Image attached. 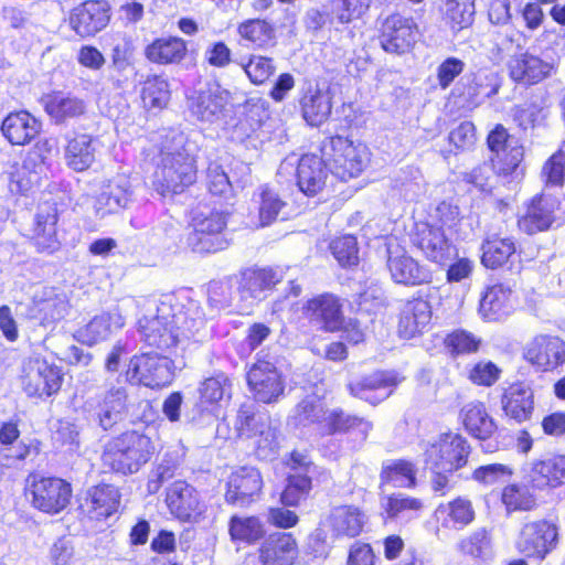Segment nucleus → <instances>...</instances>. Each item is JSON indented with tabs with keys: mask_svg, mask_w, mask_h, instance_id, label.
<instances>
[{
	"mask_svg": "<svg viewBox=\"0 0 565 565\" xmlns=\"http://www.w3.org/2000/svg\"><path fill=\"white\" fill-rule=\"evenodd\" d=\"M138 324L149 347L168 351L194 338L205 326V315L198 301L182 303L174 294H167L161 296L156 313L143 316Z\"/></svg>",
	"mask_w": 565,
	"mask_h": 565,
	"instance_id": "nucleus-1",
	"label": "nucleus"
},
{
	"mask_svg": "<svg viewBox=\"0 0 565 565\" xmlns=\"http://www.w3.org/2000/svg\"><path fill=\"white\" fill-rule=\"evenodd\" d=\"M288 424L295 428H306L316 425L327 435L355 431L361 440L367 438L373 425L371 422L345 414L341 409H328L317 396H307L292 409Z\"/></svg>",
	"mask_w": 565,
	"mask_h": 565,
	"instance_id": "nucleus-2",
	"label": "nucleus"
},
{
	"mask_svg": "<svg viewBox=\"0 0 565 565\" xmlns=\"http://www.w3.org/2000/svg\"><path fill=\"white\" fill-rule=\"evenodd\" d=\"M154 450V444L149 436L129 431L110 443L102 459L111 470L128 475L137 472L146 465Z\"/></svg>",
	"mask_w": 565,
	"mask_h": 565,
	"instance_id": "nucleus-3",
	"label": "nucleus"
},
{
	"mask_svg": "<svg viewBox=\"0 0 565 565\" xmlns=\"http://www.w3.org/2000/svg\"><path fill=\"white\" fill-rule=\"evenodd\" d=\"M196 180V167L192 156L183 147L161 151V161L153 174V186L162 195L182 193Z\"/></svg>",
	"mask_w": 565,
	"mask_h": 565,
	"instance_id": "nucleus-4",
	"label": "nucleus"
},
{
	"mask_svg": "<svg viewBox=\"0 0 565 565\" xmlns=\"http://www.w3.org/2000/svg\"><path fill=\"white\" fill-rule=\"evenodd\" d=\"M194 232L189 243L194 252L216 253L227 248L228 241L223 236L226 216L223 212L209 205L199 204L191 213Z\"/></svg>",
	"mask_w": 565,
	"mask_h": 565,
	"instance_id": "nucleus-5",
	"label": "nucleus"
},
{
	"mask_svg": "<svg viewBox=\"0 0 565 565\" xmlns=\"http://www.w3.org/2000/svg\"><path fill=\"white\" fill-rule=\"evenodd\" d=\"M322 150L331 173L344 182L359 177L369 161L365 146L340 136L332 137Z\"/></svg>",
	"mask_w": 565,
	"mask_h": 565,
	"instance_id": "nucleus-6",
	"label": "nucleus"
},
{
	"mask_svg": "<svg viewBox=\"0 0 565 565\" xmlns=\"http://www.w3.org/2000/svg\"><path fill=\"white\" fill-rule=\"evenodd\" d=\"M470 450L468 440L460 434H441L427 447L425 462L428 469L454 472L467 465Z\"/></svg>",
	"mask_w": 565,
	"mask_h": 565,
	"instance_id": "nucleus-7",
	"label": "nucleus"
},
{
	"mask_svg": "<svg viewBox=\"0 0 565 565\" xmlns=\"http://www.w3.org/2000/svg\"><path fill=\"white\" fill-rule=\"evenodd\" d=\"M367 518L365 513L355 505H338L330 510L321 521L320 529L312 539L324 544L327 536L334 539L355 537L362 532Z\"/></svg>",
	"mask_w": 565,
	"mask_h": 565,
	"instance_id": "nucleus-8",
	"label": "nucleus"
},
{
	"mask_svg": "<svg viewBox=\"0 0 565 565\" xmlns=\"http://www.w3.org/2000/svg\"><path fill=\"white\" fill-rule=\"evenodd\" d=\"M127 377L132 383L151 388L169 385L173 379L172 361L158 353L134 356L129 362Z\"/></svg>",
	"mask_w": 565,
	"mask_h": 565,
	"instance_id": "nucleus-9",
	"label": "nucleus"
},
{
	"mask_svg": "<svg viewBox=\"0 0 565 565\" xmlns=\"http://www.w3.org/2000/svg\"><path fill=\"white\" fill-rule=\"evenodd\" d=\"M30 492L34 508L55 514L64 510L72 497V487L61 478L32 476Z\"/></svg>",
	"mask_w": 565,
	"mask_h": 565,
	"instance_id": "nucleus-10",
	"label": "nucleus"
},
{
	"mask_svg": "<svg viewBox=\"0 0 565 565\" xmlns=\"http://www.w3.org/2000/svg\"><path fill=\"white\" fill-rule=\"evenodd\" d=\"M558 543V527L548 521L525 523L516 540L520 553L527 557L544 559Z\"/></svg>",
	"mask_w": 565,
	"mask_h": 565,
	"instance_id": "nucleus-11",
	"label": "nucleus"
},
{
	"mask_svg": "<svg viewBox=\"0 0 565 565\" xmlns=\"http://www.w3.org/2000/svg\"><path fill=\"white\" fill-rule=\"evenodd\" d=\"M22 387L29 396H50L61 387L60 370L42 359H31L23 366Z\"/></svg>",
	"mask_w": 565,
	"mask_h": 565,
	"instance_id": "nucleus-12",
	"label": "nucleus"
},
{
	"mask_svg": "<svg viewBox=\"0 0 565 565\" xmlns=\"http://www.w3.org/2000/svg\"><path fill=\"white\" fill-rule=\"evenodd\" d=\"M417 33V25L412 18L393 13L382 23L380 43L387 53L404 54L416 42Z\"/></svg>",
	"mask_w": 565,
	"mask_h": 565,
	"instance_id": "nucleus-13",
	"label": "nucleus"
},
{
	"mask_svg": "<svg viewBox=\"0 0 565 565\" xmlns=\"http://www.w3.org/2000/svg\"><path fill=\"white\" fill-rule=\"evenodd\" d=\"M523 358L541 371H551L565 361V342L550 334H539L526 343Z\"/></svg>",
	"mask_w": 565,
	"mask_h": 565,
	"instance_id": "nucleus-14",
	"label": "nucleus"
},
{
	"mask_svg": "<svg viewBox=\"0 0 565 565\" xmlns=\"http://www.w3.org/2000/svg\"><path fill=\"white\" fill-rule=\"evenodd\" d=\"M487 142L493 153L491 160L500 173L509 174L519 167L524 154L523 147L502 125H497L490 131Z\"/></svg>",
	"mask_w": 565,
	"mask_h": 565,
	"instance_id": "nucleus-15",
	"label": "nucleus"
},
{
	"mask_svg": "<svg viewBox=\"0 0 565 565\" xmlns=\"http://www.w3.org/2000/svg\"><path fill=\"white\" fill-rule=\"evenodd\" d=\"M248 385L257 401L273 403L284 393V382L276 366L269 361L259 360L247 373Z\"/></svg>",
	"mask_w": 565,
	"mask_h": 565,
	"instance_id": "nucleus-16",
	"label": "nucleus"
},
{
	"mask_svg": "<svg viewBox=\"0 0 565 565\" xmlns=\"http://www.w3.org/2000/svg\"><path fill=\"white\" fill-rule=\"evenodd\" d=\"M109 6L103 0H89L75 7L70 15V25L82 38L95 35L109 22Z\"/></svg>",
	"mask_w": 565,
	"mask_h": 565,
	"instance_id": "nucleus-17",
	"label": "nucleus"
},
{
	"mask_svg": "<svg viewBox=\"0 0 565 565\" xmlns=\"http://www.w3.org/2000/svg\"><path fill=\"white\" fill-rule=\"evenodd\" d=\"M413 242L429 260L439 264L450 259L455 249L444 230L428 223L417 224Z\"/></svg>",
	"mask_w": 565,
	"mask_h": 565,
	"instance_id": "nucleus-18",
	"label": "nucleus"
},
{
	"mask_svg": "<svg viewBox=\"0 0 565 565\" xmlns=\"http://www.w3.org/2000/svg\"><path fill=\"white\" fill-rule=\"evenodd\" d=\"M281 278V273L274 268H246L237 280L239 297L244 301H259Z\"/></svg>",
	"mask_w": 565,
	"mask_h": 565,
	"instance_id": "nucleus-19",
	"label": "nucleus"
},
{
	"mask_svg": "<svg viewBox=\"0 0 565 565\" xmlns=\"http://www.w3.org/2000/svg\"><path fill=\"white\" fill-rule=\"evenodd\" d=\"M307 318L327 331H335L343 323L340 299L331 294H323L307 301L303 306Z\"/></svg>",
	"mask_w": 565,
	"mask_h": 565,
	"instance_id": "nucleus-20",
	"label": "nucleus"
},
{
	"mask_svg": "<svg viewBox=\"0 0 565 565\" xmlns=\"http://www.w3.org/2000/svg\"><path fill=\"white\" fill-rule=\"evenodd\" d=\"M262 487L263 479L256 468L241 467L228 478L225 499L231 504L243 507L259 493Z\"/></svg>",
	"mask_w": 565,
	"mask_h": 565,
	"instance_id": "nucleus-21",
	"label": "nucleus"
},
{
	"mask_svg": "<svg viewBox=\"0 0 565 565\" xmlns=\"http://www.w3.org/2000/svg\"><path fill=\"white\" fill-rule=\"evenodd\" d=\"M166 501L171 513L182 521H195L203 512L196 490L183 480L168 488Z\"/></svg>",
	"mask_w": 565,
	"mask_h": 565,
	"instance_id": "nucleus-22",
	"label": "nucleus"
},
{
	"mask_svg": "<svg viewBox=\"0 0 565 565\" xmlns=\"http://www.w3.org/2000/svg\"><path fill=\"white\" fill-rule=\"evenodd\" d=\"M98 145V139L89 134L74 132L67 136L64 147L66 166L76 172L86 171L96 160Z\"/></svg>",
	"mask_w": 565,
	"mask_h": 565,
	"instance_id": "nucleus-23",
	"label": "nucleus"
},
{
	"mask_svg": "<svg viewBox=\"0 0 565 565\" xmlns=\"http://www.w3.org/2000/svg\"><path fill=\"white\" fill-rule=\"evenodd\" d=\"M41 102L45 113L56 125L77 119L87 110L86 100L71 93L53 92L44 95Z\"/></svg>",
	"mask_w": 565,
	"mask_h": 565,
	"instance_id": "nucleus-24",
	"label": "nucleus"
},
{
	"mask_svg": "<svg viewBox=\"0 0 565 565\" xmlns=\"http://www.w3.org/2000/svg\"><path fill=\"white\" fill-rule=\"evenodd\" d=\"M508 67L511 78L516 83L525 85L542 82L548 77L554 70L552 63L527 52L511 56Z\"/></svg>",
	"mask_w": 565,
	"mask_h": 565,
	"instance_id": "nucleus-25",
	"label": "nucleus"
},
{
	"mask_svg": "<svg viewBox=\"0 0 565 565\" xmlns=\"http://www.w3.org/2000/svg\"><path fill=\"white\" fill-rule=\"evenodd\" d=\"M557 206L558 200L554 196L533 198L526 213L518 221L520 230L529 235L548 230L555 220L554 213Z\"/></svg>",
	"mask_w": 565,
	"mask_h": 565,
	"instance_id": "nucleus-26",
	"label": "nucleus"
},
{
	"mask_svg": "<svg viewBox=\"0 0 565 565\" xmlns=\"http://www.w3.org/2000/svg\"><path fill=\"white\" fill-rule=\"evenodd\" d=\"M399 382L393 372L379 371L351 384L350 392L355 397L376 405L387 398Z\"/></svg>",
	"mask_w": 565,
	"mask_h": 565,
	"instance_id": "nucleus-27",
	"label": "nucleus"
},
{
	"mask_svg": "<svg viewBox=\"0 0 565 565\" xmlns=\"http://www.w3.org/2000/svg\"><path fill=\"white\" fill-rule=\"evenodd\" d=\"M526 479L533 488L540 490L565 483V456L533 461L526 470Z\"/></svg>",
	"mask_w": 565,
	"mask_h": 565,
	"instance_id": "nucleus-28",
	"label": "nucleus"
},
{
	"mask_svg": "<svg viewBox=\"0 0 565 565\" xmlns=\"http://www.w3.org/2000/svg\"><path fill=\"white\" fill-rule=\"evenodd\" d=\"M42 124L26 110L12 111L2 121L3 136L12 145L30 143L41 131Z\"/></svg>",
	"mask_w": 565,
	"mask_h": 565,
	"instance_id": "nucleus-29",
	"label": "nucleus"
},
{
	"mask_svg": "<svg viewBox=\"0 0 565 565\" xmlns=\"http://www.w3.org/2000/svg\"><path fill=\"white\" fill-rule=\"evenodd\" d=\"M387 266L397 284L415 286L427 284L431 279V274L425 266L404 253L390 252Z\"/></svg>",
	"mask_w": 565,
	"mask_h": 565,
	"instance_id": "nucleus-30",
	"label": "nucleus"
},
{
	"mask_svg": "<svg viewBox=\"0 0 565 565\" xmlns=\"http://www.w3.org/2000/svg\"><path fill=\"white\" fill-rule=\"evenodd\" d=\"M504 414L518 423L530 418L534 409V396L530 385L518 382L505 388L501 398Z\"/></svg>",
	"mask_w": 565,
	"mask_h": 565,
	"instance_id": "nucleus-31",
	"label": "nucleus"
},
{
	"mask_svg": "<svg viewBox=\"0 0 565 565\" xmlns=\"http://www.w3.org/2000/svg\"><path fill=\"white\" fill-rule=\"evenodd\" d=\"M125 318L117 310L95 316L86 326L76 331L75 338L87 345L107 340L114 331L121 329Z\"/></svg>",
	"mask_w": 565,
	"mask_h": 565,
	"instance_id": "nucleus-32",
	"label": "nucleus"
},
{
	"mask_svg": "<svg viewBox=\"0 0 565 565\" xmlns=\"http://www.w3.org/2000/svg\"><path fill=\"white\" fill-rule=\"evenodd\" d=\"M435 516L439 524L438 530L459 531L473 522L476 512L469 499L458 497L446 504H440L435 511Z\"/></svg>",
	"mask_w": 565,
	"mask_h": 565,
	"instance_id": "nucleus-33",
	"label": "nucleus"
},
{
	"mask_svg": "<svg viewBox=\"0 0 565 565\" xmlns=\"http://www.w3.org/2000/svg\"><path fill=\"white\" fill-rule=\"evenodd\" d=\"M459 417L468 434L478 439L490 438L497 429L486 405L479 401L465 404L460 409Z\"/></svg>",
	"mask_w": 565,
	"mask_h": 565,
	"instance_id": "nucleus-34",
	"label": "nucleus"
},
{
	"mask_svg": "<svg viewBox=\"0 0 565 565\" xmlns=\"http://www.w3.org/2000/svg\"><path fill=\"white\" fill-rule=\"evenodd\" d=\"M431 319V309L427 300L422 298L405 303L398 323V332L403 338L411 339L423 332Z\"/></svg>",
	"mask_w": 565,
	"mask_h": 565,
	"instance_id": "nucleus-35",
	"label": "nucleus"
},
{
	"mask_svg": "<svg viewBox=\"0 0 565 565\" xmlns=\"http://www.w3.org/2000/svg\"><path fill=\"white\" fill-rule=\"evenodd\" d=\"M57 210L54 205L39 207L33 228V241L40 252L52 253L58 247L56 238Z\"/></svg>",
	"mask_w": 565,
	"mask_h": 565,
	"instance_id": "nucleus-36",
	"label": "nucleus"
},
{
	"mask_svg": "<svg viewBox=\"0 0 565 565\" xmlns=\"http://www.w3.org/2000/svg\"><path fill=\"white\" fill-rule=\"evenodd\" d=\"M131 184L127 177L117 175L104 186L96 201V209L103 215L125 209L131 201Z\"/></svg>",
	"mask_w": 565,
	"mask_h": 565,
	"instance_id": "nucleus-37",
	"label": "nucleus"
},
{
	"mask_svg": "<svg viewBox=\"0 0 565 565\" xmlns=\"http://www.w3.org/2000/svg\"><path fill=\"white\" fill-rule=\"evenodd\" d=\"M326 179V163L319 156L305 154L300 158L297 167V181L303 193L317 194L323 188Z\"/></svg>",
	"mask_w": 565,
	"mask_h": 565,
	"instance_id": "nucleus-38",
	"label": "nucleus"
},
{
	"mask_svg": "<svg viewBox=\"0 0 565 565\" xmlns=\"http://www.w3.org/2000/svg\"><path fill=\"white\" fill-rule=\"evenodd\" d=\"M226 97L217 87L200 90L191 98L190 111L201 121L214 122L222 116Z\"/></svg>",
	"mask_w": 565,
	"mask_h": 565,
	"instance_id": "nucleus-39",
	"label": "nucleus"
},
{
	"mask_svg": "<svg viewBox=\"0 0 565 565\" xmlns=\"http://www.w3.org/2000/svg\"><path fill=\"white\" fill-rule=\"evenodd\" d=\"M296 557V541L288 533L270 536L262 548L263 565H292Z\"/></svg>",
	"mask_w": 565,
	"mask_h": 565,
	"instance_id": "nucleus-40",
	"label": "nucleus"
},
{
	"mask_svg": "<svg viewBox=\"0 0 565 565\" xmlns=\"http://www.w3.org/2000/svg\"><path fill=\"white\" fill-rule=\"evenodd\" d=\"M305 120L311 126L324 122L331 114V97L328 92L309 88L300 100Z\"/></svg>",
	"mask_w": 565,
	"mask_h": 565,
	"instance_id": "nucleus-41",
	"label": "nucleus"
},
{
	"mask_svg": "<svg viewBox=\"0 0 565 565\" xmlns=\"http://www.w3.org/2000/svg\"><path fill=\"white\" fill-rule=\"evenodd\" d=\"M67 308V301L63 297L54 295L39 298L35 296L29 315L40 324L50 327L65 317Z\"/></svg>",
	"mask_w": 565,
	"mask_h": 565,
	"instance_id": "nucleus-42",
	"label": "nucleus"
},
{
	"mask_svg": "<svg viewBox=\"0 0 565 565\" xmlns=\"http://www.w3.org/2000/svg\"><path fill=\"white\" fill-rule=\"evenodd\" d=\"M511 289L499 284L487 289L480 300L479 312L483 319L495 321L509 312Z\"/></svg>",
	"mask_w": 565,
	"mask_h": 565,
	"instance_id": "nucleus-43",
	"label": "nucleus"
},
{
	"mask_svg": "<svg viewBox=\"0 0 565 565\" xmlns=\"http://www.w3.org/2000/svg\"><path fill=\"white\" fill-rule=\"evenodd\" d=\"M146 56L153 63L180 62L186 53V44L180 38H161L146 47Z\"/></svg>",
	"mask_w": 565,
	"mask_h": 565,
	"instance_id": "nucleus-44",
	"label": "nucleus"
},
{
	"mask_svg": "<svg viewBox=\"0 0 565 565\" xmlns=\"http://www.w3.org/2000/svg\"><path fill=\"white\" fill-rule=\"evenodd\" d=\"M119 504V494L115 487L102 484L88 491L86 505L96 519H106L116 512Z\"/></svg>",
	"mask_w": 565,
	"mask_h": 565,
	"instance_id": "nucleus-45",
	"label": "nucleus"
},
{
	"mask_svg": "<svg viewBox=\"0 0 565 565\" xmlns=\"http://www.w3.org/2000/svg\"><path fill=\"white\" fill-rule=\"evenodd\" d=\"M417 469L411 461L393 459L383 462L380 478L382 483H390L401 488H414L416 486Z\"/></svg>",
	"mask_w": 565,
	"mask_h": 565,
	"instance_id": "nucleus-46",
	"label": "nucleus"
},
{
	"mask_svg": "<svg viewBox=\"0 0 565 565\" xmlns=\"http://www.w3.org/2000/svg\"><path fill=\"white\" fill-rule=\"evenodd\" d=\"M142 105L146 109H163L170 100L169 84L162 76H149L140 92Z\"/></svg>",
	"mask_w": 565,
	"mask_h": 565,
	"instance_id": "nucleus-47",
	"label": "nucleus"
},
{
	"mask_svg": "<svg viewBox=\"0 0 565 565\" xmlns=\"http://www.w3.org/2000/svg\"><path fill=\"white\" fill-rule=\"evenodd\" d=\"M181 456L177 450H168L161 460L154 465L148 476L147 491L150 494L157 493L162 484L172 479L180 466Z\"/></svg>",
	"mask_w": 565,
	"mask_h": 565,
	"instance_id": "nucleus-48",
	"label": "nucleus"
},
{
	"mask_svg": "<svg viewBox=\"0 0 565 565\" xmlns=\"http://www.w3.org/2000/svg\"><path fill=\"white\" fill-rule=\"evenodd\" d=\"M515 253V244L511 238L493 237L482 244V264L488 268L502 266Z\"/></svg>",
	"mask_w": 565,
	"mask_h": 565,
	"instance_id": "nucleus-49",
	"label": "nucleus"
},
{
	"mask_svg": "<svg viewBox=\"0 0 565 565\" xmlns=\"http://www.w3.org/2000/svg\"><path fill=\"white\" fill-rule=\"evenodd\" d=\"M279 430L269 419L259 422L254 439L256 454L260 459L273 458L279 448Z\"/></svg>",
	"mask_w": 565,
	"mask_h": 565,
	"instance_id": "nucleus-50",
	"label": "nucleus"
},
{
	"mask_svg": "<svg viewBox=\"0 0 565 565\" xmlns=\"http://www.w3.org/2000/svg\"><path fill=\"white\" fill-rule=\"evenodd\" d=\"M382 508L388 519L411 516L423 509L422 500L404 493H393L382 500Z\"/></svg>",
	"mask_w": 565,
	"mask_h": 565,
	"instance_id": "nucleus-51",
	"label": "nucleus"
},
{
	"mask_svg": "<svg viewBox=\"0 0 565 565\" xmlns=\"http://www.w3.org/2000/svg\"><path fill=\"white\" fill-rule=\"evenodd\" d=\"M265 534L264 526L256 516H232L230 520V535L233 541L254 543Z\"/></svg>",
	"mask_w": 565,
	"mask_h": 565,
	"instance_id": "nucleus-52",
	"label": "nucleus"
},
{
	"mask_svg": "<svg viewBox=\"0 0 565 565\" xmlns=\"http://www.w3.org/2000/svg\"><path fill=\"white\" fill-rule=\"evenodd\" d=\"M444 15L451 29H465L473 21L475 0H446Z\"/></svg>",
	"mask_w": 565,
	"mask_h": 565,
	"instance_id": "nucleus-53",
	"label": "nucleus"
},
{
	"mask_svg": "<svg viewBox=\"0 0 565 565\" xmlns=\"http://www.w3.org/2000/svg\"><path fill=\"white\" fill-rule=\"evenodd\" d=\"M313 478L298 472L290 473L287 478V486L281 493V502L285 505H298L309 494Z\"/></svg>",
	"mask_w": 565,
	"mask_h": 565,
	"instance_id": "nucleus-54",
	"label": "nucleus"
},
{
	"mask_svg": "<svg viewBox=\"0 0 565 565\" xmlns=\"http://www.w3.org/2000/svg\"><path fill=\"white\" fill-rule=\"evenodd\" d=\"M238 34L258 47L267 45L274 38V28L265 20L252 19L242 22Z\"/></svg>",
	"mask_w": 565,
	"mask_h": 565,
	"instance_id": "nucleus-55",
	"label": "nucleus"
},
{
	"mask_svg": "<svg viewBox=\"0 0 565 565\" xmlns=\"http://www.w3.org/2000/svg\"><path fill=\"white\" fill-rule=\"evenodd\" d=\"M231 380L224 373L207 377L200 386L201 401L216 404L224 397L231 396Z\"/></svg>",
	"mask_w": 565,
	"mask_h": 565,
	"instance_id": "nucleus-56",
	"label": "nucleus"
},
{
	"mask_svg": "<svg viewBox=\"0 0 565 565\" xmlns=\"http://www.w3.org/2000/svg\"><path fill=\"white\" fill-rule=\"evenodd\" d=\"M267 419L263 415H256L254 404L245 403L237 411L234 427L239 437L249 439L259 429V422H266Z\"/></svg>",
	"mask_w": 565,
	"mask_h": 565,
	"instance_id": "nucleus-57",
	"label": "nucleus"
},
{
	"mask_svg": "<svg viewBox=\"0 0 565 565\" xmlns=\"http://www.w3.org/2000/svg\"><path fill=\"white\" fill-rule=\"evenodd\" d=\"M480 344L481 340L466 330H455L445 338V347L452 356L475 353Z\"/></svg>",
	"mask_w": 565,
	"mask_h": 565,
	"instance_id": "nucleus-58",
	"label": "nucleus"
},
{
	"mask_svg": "<svg viewBox=\"0 0 565 565\" xmlns=\"http://www.w3.org/2000/svg\"><path fill=\"white\" fill-rule=\"evenodd\" d=\"M331 252L339 264L343 267L354 266L358 264V243L352 235H344L332 241L330 245Z\"/></svg>",
	"mask_w": 565,
	"mask_h": 565,
	"instance_id": "nucleus-59",
	"label": "nucleus"
},
{
	"mask_svg": "<svg viewBox=\"0 0 565 565\" xmlns=\"http://www.w3.org/2000/svg\"><path fill=\"white\" fill-rule=\"evenodd\" d=\"M237 279L226 277L221 280H213L209 284V302L216 309H224L231 306L233 299V288Z\"/></svg>",
	"mask_w": 565,
	"mask_h": 565,
	"instance_id": "nucleus-60",
	"label": "nucleus"
},
{
	"mask_svg": "<svg viewBox=\"0 0 565 565\" xmlns=\"http://www.w3.org/2000/svg\"><path fill=\"white\" fill-rule=\"evenodd\" d=\"M259 196V221L262 226H266L277 218L280 210L285 206V202L267 186L260 189Z\"/></svg>",
	"mask_w": 565,
	"mask_h": 565,
	"instance_id": "nucleus-61",
	"label": "nucleus"
},
{
	"mask_svg": "<svg viewBox=\"0 0 565 565\" xmlns=\"http://www.w3.org/2000/svg\"><path fill=\"white\" fill-rule=\"evenodd\" d=\"M239 65L254 84H263L275 71L273 61L260 55H253L247 63L241 62Z\"/></svg>",
	"mask_w": 565,
	"mask_h": 565,
	"instance_id": "nucleus-62",
	"label": "nucleus"
},
{
	"mask_svg": "<svg viewBox=\"0 0 565 565\" xmlns=\"http://www.w3.org/2000/svg\"><path fill=\"white\" fill-rule=\"evenodd\" d=\"M206 188L213 195L227 198L232 194L233 186L223 168L212 162L206 170Z\"/></svg>",
	"mask_w": 565,
	"mask_h": 565,
	"instance_id": "nucleus-63",
	"label": "nucleus"
},
{
	"mask_svg": "<svg viewBox=\"0 0 565 565\" xmlns=\"http://www.w3.org/2000/svg\"><path fill=\"white\" fill-rule=\"evenodd\" d=\"M460 548L465 554L476 558H486L490 554V537L486 529L476 530L470 536L462 540Z\"/></svg>",
	"mask_w": 565,
	"mask_h": 565,
	"instance_id": "nucleus-64",
	"label": "nucleus"
}]
</instances>
